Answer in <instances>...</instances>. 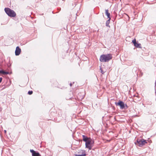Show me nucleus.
Here are the masks:
<instances>
[{"label":"nucleus","mask_w":156,"mask_h":156,"mask_svg":"<svg viewBox=\"0 0 156 156\" xmlns=\"http://www.w3.org/2000/svg\"><path fill=\"white\" fill-rule=\"evenodd\" d=\"M105 14L107 16L108 18V20L107 21V22L108 21H110V20H111V18L110 17V13L108 12V9L105 10Z\"/></svg>","instance_id":"obj_9"},{"label":"nucleus","mask_w":156,"mask_h":156,"mask_svg":"<svg viewBox=\"0 0 156 156\" xmlns=\"http://www.w3.org/2000/svg\"><path fill=\"white\" fill-rule=\"evenodd\" d=\"M115 104L116 105H119L121 109H123L125 108L124 103L122 101H119L118 103L115 102Z\"/></svg>","instance_id":"obj_6"},{"label":"nucleus","mask_w":156,"mask_h":156,"mask_svg":"<svg viewBox=\"0 0 156 156\" xmlns=\"http://www.w3.org/2000/svg\"><path fill=\"white\" fill-rule=\"evenodd\" d=\"M79 154H75V156H86V152L85 150H80L78 152Z\"/></svg>","instance_id":"obj_5"},{"label":"nucleus","mask_w":156,"mask_h":156,"mask_svg":"<svg viewBox=\"0 0 156 156\" xmlns=\"http://www.w3.org/2000/svg\"><path fill=\"white\" fill-rule=\"evenodd\" d=\"M100 70H101V72L102 74H104V72L102 70V69L101 68H100Z\"/></svg>","instance_id":"obj_14"},{"label":"nucleus","mask_w":156,"mask_h":156,"mask_svg":"<svg viewBox=\"0 0 156 156\" xmlns=\"http://www.w3.org/2000/svg\"><path fill=\"white\" fill-rule=\"evenodd\" d=\"M70 86H72V84H71V83H70Z\"/></svg>","instance_id":"obj_18"},{"label":"nucleus","mask_w":156,"mask_h":156,"mask_svg":"<svg viewBox=\"0 0 156 156\" xmlns=\"http://www.w3.org/2000/svg\"><path fill=\"white\" fill-rule=\"evenodd\" d=\"M4 132L5 133H6V130H5Z\"/></svg>","instance_id":"obj_17"},{"label":"nucleus","mask_w":156,"mask_h":156,"mask_svg":"<svg viewBox=\"0 0 156 156\" xmlns=\"http://www.w3.org/2000/svg\"><path fill=\"white\" fill-rule=\"evenodd\" d=\"M132 42L133 43L134 45L136 43V39H135L134 40H133L132 41Z\"/></svg>","instance_id":"obj_12"},{"label":"nucleus","mask_w":156,"mask_h":156,"mask_svg":"<svg viewBox=\"0 0 156 156\" xmlns=\"http://www.w3.org/2000/svg\"><path fill=\"white\" fill-rule=\"evenodd\" d=\"M83 140L85 142V147L89 150L91 149L94 146V140L90 137H87L86 136L83 135L82 136Z\"/></svg>","instance_id":"obj_1"},{"label":"nucleus","mask_w":156,"mask_h":156,"mask_svg":"<svg viewBox=\"0 0 156 156\" xmlns=\"http://www.w3.org/2000/svg\"><path fill=\"white\" fill-rule=\"evenodd\" d=\"M137 142L138 144V146L139 147H142L145 145V144L147 143L146 140L144 139L141 140H137Z\"/></svg>","instance_id":"obj_4"},{"label":"nucleus","mask_w":156,"mask_h":156,"mask_svg":"<svg viewBox=\"0 0 156 156\" xmlns=\"http://www.w3.org/2000/svg\"><path fill=\"white\" fill-rule=\"evenodd\" d=\"M33 92L32 91H29L28 92V94L29 95H31L33 94Z\"/></svg>","instance_id":"obj_13"},{"label":"nucleus","mask_w":156,"mask_h":156,"mask_svg":"<svg viewBox=\"0 0 156 156\" xmlns=\"http://www.w3.org/2000/svg\"><path fill=\"white\" fill-rule=\"evenodd\" d=\"M109 21H108V22H107V21L106 22V25H107V23H109Z\"/></svg>","instance_id":"obj_16"},{"label":"nucleus","mask_w":156,"mask_h":156,"mask_svg":"<svg viewBox=\"0 0 156 156\" xmlns=\"http://www.w3.org/2000/svg\"><path fill=\"white\" fill-rule=\"evenodd\" d=\"M2 77L0 78V83L2 82Z\"/></svg>","instance_id":"obj_15"},{"label":"nucleus","mask_w":156,"mask_h":156,"mask_svg":"<svg viewBox=\"0 0 156 156\" xmlns=\"http://www.w3.org/2000/svg\"><path fill=\"white\" fill-rule=\"evenodd\" d=\"M21 50L19 47L17 46L16 47V50L15 51V53L16 55H19L21 52Z\"/></svg>","instance_id":"obj_7"},{"label":"nucleus","mask_w":156,"mask_h":156,"mask_svg":"<svg viewBox=\"0 0 156 156\" xmlns=\"http://www.w3.org/2000/svg\"><path fill=\"white\" fill-rule=\"evenodd\" d=\"M5 11L7 15L11 17H15L16 16V12L8 8H5Z\"/></svg>","instance_id":"obj_3"},{"label":"nucleus","mask_w":156,"mask_h":156,"mask_svg":"<svg viewBox=\"0 0 156 156\" xmlns=\"http://www.w3.org/2000/svg\"><path fill=\"white\" fill-rule=\"evenodd\" d=\"M0 73H2L3 74H7L9 73L8 72H6L3 70H0Z\"/></svg>","instance_id":"obj_10"},{"label":"nucleus","mask_w":156,"mask_h":156,"mask_svg":"<svg viewBox=\"0 0 156 156\" xmlns=\"http://www.w3.org/2000/svg\"><path fill=\"white\" fill-rule=\"evenodd\" d=\"M111 54H103L101 55L99 60L101 62H108L112 58Z\"/></svg>","instance_id":"obj_2"},{"label":"nucleus","mask_w":156,"mask_h":156,"mask_svg":"<svg viewBox=\"0 0 156 156\" xmlns=\"http://www.w3.org/2000/svg\"><path fill=\"white\" fill-rule=\"evenodd\" d=\"M134 46L137 48H141V44H140L137 43H136L134 44Z\"/></svg>","instance_id":"obj_11"},{"label":"nucleus","mask_w":156,"mask_h":156,"mask_svg":"<svg viewBox=\"0 0 156 156\" xmlns=\"http://www.w3.org/2000/svg\"><path fill=\"white\" fill-rule=\"evenodd\" d=\"M30 151L32 154V156H40V155L38 152H36L33 150H30Z\"/></svg>","instance_id":"obj_8"}]
</instances>
